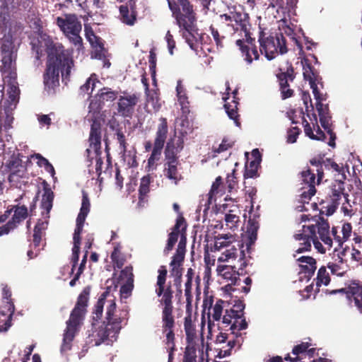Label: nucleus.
I'll use <instances>...</instances> for the list:
<instances>
[{"instance_id": "1", "label": "nucleus", "mask_w": 362, "mask_h": 362, "mask_svg": "<svg viewBox=\"0 0 362 362\" xmlns=\"http://www.w3.org/2000/svg\"><path fill=\"white\" fill-rule=\"evenodd\" d=\"M349 194L345 193L344 180H334L332 183L325 200H322L320 205V216H315V223L310 226H303L302 229L298 230L293 237L296 240L303 242L300 247L296 250L297 253L310 251L311 242L315 248L321 254L326 252V247L322 245L324 243L327 249L332 247V239L330 235V226L327 219L322 215H332L340 204V200L344 198L348 202Z\"/></svg>"}, {"instance_id": "2", "label": "nucleus", "mask_w": 362, "mask_h": 362, "mask_svg": "<svg viewBox=\"0 0 362 362\" xmlns=\"http://www.w3.org/2000/svg\"><path fill=\"white\" fill-rule=\"evenodd\" d=\"M109 294L108 291L103 293L93 312L92 327L88 331V338L89 343L94 346H100L103 343L112 344L117 340L122 324L126 325L128 320V312L124 310L117 311L115 299H112L107 300L105 320L100 325L95 323L98 322L103 316L104 305Z\"/></svg>"}, {"instance_id": "3", "label": "nucleus", "mask_w": 362, "mask_h": 362, "mask_svg": "<svg viewBox=\"0 0 362 362\" xmlns=\"http://www.w3.org/2000/svg\"><path fill=\"white\" fill-rule=\"evenodd\" d=\"M219 28L226 35L234 38L244 60L250 64L259 58L255 45V39L252 37L250 17L243 9L235 6L229 8L228 13L218 16Z\"/></svg>"}, {"instance_id": "4", "label": "nucleus", "mask_w": 362, "mask_h": 362, "mask_svg": "<svg viewBox=\"0 0 362 362\" xmlns=\"http://www.w3.org/2000/svg\"><path fill=\"white\" fill-rule=\"evenodd\" d=\"M47 58L46 69L43 74L45 90L53 95L59 86V73L66 78L69 77L74 61L68 50L59 43L52 41L46 42Z\"/></svg>"}, {"instance_id": "5", "label": "nucleus", "mask_w": 362, "mask_h": 362, "mask_svg": "<svg viewBox=\"0 0 362 362\" xmlns=\"http://www.w3.org/2000/svg\"><path fill=\"white\" fill-rule=\"evenodd\" d=\"M90 292V286H86L83 289L78 296L74 309L71 312L69 319L66 322V327L63 335V343L62 345V349L64 351L71 349V343L79 330V327L87 311L86 308L88 306Z\"/></svg>"}, {"instance_id": "6", "label": "nucleus", "mask_w": 362, "mask_h": 362, "mask_svg": "<svg viewBox=\"0 0 362 362\" xmlns=\"http://www.w3.org/2000/svg\"><path fill=\"white\" fill-rule=\"evenodd\" d=\"M158 273L156 293L158 297H161L160 302L164 305L162 311V327L163 332H167L168 329H173L175 327V319L173 315V291L170 283L165 286L168 274L166 267L160 266Z\"/></svg>"}, {"instance_id": "7", "label": "nucleus", "mask_w": 362, "mask_h": 362, "mask_svg": "<svg viewBox=\"0 0 362 362\" xmlns=\"http://www.w3.org/2000/svg\"><path fill=\"white\" fill-rule=\"evenodd\" d=\"M258 35L259 52L264 54L268 60L274 59L278 54H284L288 52L286 40L283 33L274 35L266 33L261 28Z\"/></svg>"}, {"instance_id": "8", "label": "nucleus", "mask_w": 362, "mask_h": 362, "mask_svg": "<svg viewBox=\"0 0 362 362\" xmlns=\"http://www.w3.org/2000/svg\"><path fill=\"white\" fill-rule=\"evenodd\" d=\"M186 228L187 225L184 217H179L176 220V223L173 226L172 231L168 235L167 244L163 251L165 255H168L169 252L173 249L180 236V239L176 250V252L173 256L175 258L177 262L184 261L185 259L187 243Z\"/></svg>"}, {"instance_id": "9", "label": "nucleus", "mask_w": 362, "mask_h": 362, "mask_svg": "<svg viewBox=\"0 0 362 362\" xmlns=\"http://www.w3.org/2000/svg\"><path fill=\"white\" fill-rule=\"evenodd\" d=\"M168 134V120L165 117H161L158 119L153 144H152L151 141H146L144 145L146 151L152 150L151 154L148 160L149 165H153L156 161L160 159Z\"/></svg>"}, {"instance_id": "10", "label": "nucleus", "mask_w": 362, "mask_h": 362, "mask_svg": "<svg viewBox=\"0 0 362 362\" xmlns=\"http://www.w3.org/2000/svg\"><path fill=\"white\" fill-rule=\"evenodd\" d=\"M176 23H179L196 19L194 5L190 0H166Z\"/></svg>"}, {"instance_id": "11", "label": "nucleus", "mask_w": 362, "mask_h": 362, "mask_svg": "<svg viewBox=\"0 0 362 362\" xmlns=\"http://www.w3.org/2000/svg\"><path fill=\"white\" fill-rule=\"evenodd\" d=\"M196 22L197 18L177 24L183 30L182 36L185 42L192 50L197 52L199 45L203 43L205 34L199 33Z\"/></svg>"}, {"instance_id": "12", "label": "nucleus", "mask_w": 362, "mask_h": 362, "mask_svg": "<svg viewBox=\"0 0 362 362\" xmlns=\"http://www.w3.org/2000/svg\"><path fill=\"white\" fill-rule=\"evenodd\" d=\"M118 92L109 87H103L90 100L89 112L98 114L106 103H112L117 98Z\"/></svg>"}, {"instance_id": "13", "label": "nucleus", "mask_w": 362, "mask_h": 362, "mask_svg": "<svg viewBox=\"0 0 362 362\" xmlns=\"http://www.w3.org/2000/svg\"><path fill=\"white\" fill-rule=\"evenodd\" d=\"M316 109L320 117V122L327 134L329 136V140L327 144L334 148L335 147V140L337 139L336 134L333 131L332 116L329 108L328 104H323L322 103H316Z\"/></svg>"}, {"instance_id": "14", "label": "nucleus", "mask_w": 362, "mask_h": 362, "mask_svg": "<svg viewBox=\"0 0 362 362\" xmlns=\"http://www.w3.org/2000/svg\"><path fill=\"white\" fill-rule=\"evenodd\" d=\"M286 70L279 68V72L276 74L282 99H286L293 95V90L289 88L288 82H293L296 77L294 69L291 63Z\"/></svg>"}, {"instance_id": "15", "label": "nucleus", "mask_w": 362, "mask_h": 362, "mask_svg": "<svg viewBox=\"0 0 362 362\" xmlns=\"http://www.w3.org/2000/svg\"><path fill=\"white\" fill-rule=\"evenodd\" d=\"M339 291H344L349 305L356 307L362 313V284L356 280H353L345 287L340 288Z\"/></svg>"}, {"instance_id": "16", "label": "nucleus", "mask_w": 362, "mask_h": 362, "mask_svg": "<svg viewBox=\"0 0 362 362\" xmlns=\"http://www.w3.org/2000/svg\"><path fill=\"white\" fill-rule=\"evenodd\" d=\"M119 96L117 102V112L124 118H132L139 98L136 93Z\"/></svg>"}, {"instance_id": "17", "label": "nucleus", "mask_w": 362, "mask_h": 362, "mask_svg": "<svg viewBox=\"0 0 362 362\" xmlns=\"http://www.w3.org/2000/svg\"><path fill=\"white\" fill-rule=\"evenodd\" d=\"M56 23L64 35L81 32L82 29L81 23L75 14H66L65 18L57 17Z\"/></svg>"}, {"instance_id": "18", "label": "nucleus", "mask_w": 362, "mask_h": 362, "mask_svg": "<svg viewBox=\"0 0 362 362\" xmlns=\"http://www.w3.org/2000/svg\"><path fill=\"white\" fill-rule=\"evenodd\" d=\"M301 177L303 182L308 185V189L303 190L300 197L303 202L306 200H310L316 193L315 185L320 183L317 182L316 175L314 170L308 168L306 170L301 172Z\"/></svg>"}, {"instance_id": "19", "label": "nucleus", "mask_w": 362, "mask_h": 362, "mask_svg": "<svg viewBox=\"0 0 362 362\" xmlns=\"http://www.w3.org/2000/svg\"><path fill=\"white\" fill-rule=\"evenodd\" d=\"M222 323L226 325V327H229L228 329L231 331L232 334H235L236 337L241 335L235 332L236 329L238 331L243 330L247 329L248 326L245 318L242 320L236 318V315L234 313H230L229 309L226 310Z\"/></svg>"}, {"instance_id": "20", "label": "nucleus", "mask_w": 362, "mask_h": 362, "mask_svg": "<svg viewBox=\"0 0 362 362\" xmlns=\"http://www.w3.org/2000/svg\"><path fill=\"white\" fill-rule=\"evenodd\" d=\"M101 140L102 124L98 119H94L90 124L88 142L90 148H92L93 151L97 153L101 151Z\"/></svg>"}, {"instance_id": "21", "label": "nucleus", "mask_w": 362, "mask_h": 362, "mask_svg": "<svg viewBox=\"0 0 362 362\" xmlns=\"http://www.w3.org/2000/svg\"><path fill=\"white\" fill-rule=\"evenodd\" d=\"M299 264V274L300 278H304L309 281L314 275L317 269V262L315 259L310 256H302L297 259Z\"/></svg>"}, {"instance_id": "22", "label": "nucleus", "mask_w": 362, "mask_h": 362, "mask_svg": "<svg viewBox=\"0 0 362 362\" xmlns=\"http://www.w3.org/2000/svg\"><path fill=\"white\" fill-rule=\"evenodd\" d=\"M21 153L13 154L6 163V168L9 170V180H11L14 176L22 177L25 171L23 165Z\"/></svg>"}, {"instance_id": "23", "label": "nucleus", "mask_w": 362, "mask_h": 362, "mask_svg": "<svg viewBox=\"0 0 362 362\" xmlns=\"http://www.w3.org/2000/svg\"><path fill=\"white\" fill-rule=\"evenodd\" d=\"M304 62L305 64H303V78L305 80L309 81L315 99H318V96L320 94V92L318 90L316 83L318 78L317 73L315 71L311 64L308 63V59H305Z\"/></svg>"}, {"instance_id": "24", "label": "nucleus", "mask_w": 362, "mask_h": 362, "mask_svg": "<svg viewBox=\"0 0 362 362\" xmlns=\"http://www.w3.org/2000/svg\"><path fill=\"white\" fill-rule=\"evenodd\" d=\"M345 252L342 251L337 255V259L335 262H329L327 264V267L330 270L332 274L342 277L346 272L348 266L345 264L346 261L343 256Z\"/></svg>"}, {"instance_id": "25", "label": "nucleus", "mask_w": 362, "mask_h": 362, "mask_svg": "<svg viewBox=\"0 0 362 362\" xmlns=\"http://www.w3.org/2000/svg\"><path fill=\"white\" fill-rule=\"evenodd\" d=\"M179 161H165L164 163V175L177 185L182 179L181 173L179 172Z\"/></svg>"}, {"instance_id": "26", "label": "nucleus", "mask_w": 362, "mask_h": 362, "mask_svg": "<svg viewBox=\"0 0 362 362\" xmlns=\"http://www.w3.org/2000/svg\"><path fill=\"white\" fill-rule=\"evenodd\" d=\"M3 298L7 300L8 311L10 312L7 320L2 326H0L1 332H6L11 326V317L14 312V305L11 300V291L8 286H5L2 289Z\"/></svg>"}, {"instance_id": "27", "label": "nucleus", "mask_w": 362, "mask_h": 362, "mask_svg": "<svg viewBox=\"0 0 362 362\" xmlns=\"http://www.w3.org/2000/svg\"><path fill=\"white\" fill-rule=\"evenodd\" d=\"M13 215L11 220L8 222L11 223V227L16 228L19 223L24 221L28 215V208L25 205L13 206Z\"/></svg>"}, {"instance_id": "28", "label": "nucleus", "mask_w": 362, "mask_h": 362, "mask_svg": "<svg viewBox=\"0 0 362 362\" xmlns=\"http://www.w3.org/2000/svg\"><path fill=\"white\" fill-rule=\"evenodd\" d=\"M184 328L187 342L191 343L196 338L195 325L192 322V313L189 306L187 305V315L185 317Z\"/></svg>"}, {"instance_id": "29", "label": "nucleus", "mask_w": 362, "mask_h": 362, "mask_svg": "<svg viewBox=\"0 0 362 362\" xmlns=\"http://www.w3.org/2000/svg\"><path fill=\"white\" fill-rule=\"evenodd\" d=\"M235 242V237L230 234H219L215 237L214 251L228 248Z\"/></svg>"}, {"instance_id": "30", "label": "nucleus", "mask_w": 362, "mask_h": 362, "mask_svg": "<svg viewBox=\"0 0 362 362\" xmlns=\"http://www.w3.org/2000/svg\"><path fill=\"white\" fill-rule=\"evenodd\" d=\"M119 13L121 16V20L124 23L129 25L134 24L136 20V12L133 9H132L130 12L127 4L121 5L119 6Z\"/></svg>"}, {"instance_id": "31", "label": "nucleus", "mask_w": 362, "mask_h": 362, "mask_svg": "<svg viewBox=\"0 0 362 362\" xmlns=\"http://www.w3.org/2000/svg\"><path fill=\"white\" fill-rule=\"evenodd\" d=\"M258 229L259 223L255 219L250 218L247 226L248 242L246 245L247 249L255 243L257 237Z\"/></svg>"}, {"instance_id": "32", "label": "nucleus", "mask_w": 362, "mask_h": 362, "mask_svg": "<svg viewBox=\"0 0 362 362\" xmlns=\"http://www.w3.org/2000/svg\"><path fill=\"white\" fill-rule=\"evenodd\" d=\"M184 261L177 262L174 257H172V260L170 263V266L171 267L170 274L171 276L175 277V284L180 287L182 282V262Z\"/></svg>"}, {"instance_id": "33", "label": "nucleus", "mask_w": 362, "mask_h": 362, "mask_svg": "<svg viewBox=\"0 0 362 362\" xmlns=\"http://www.w3.org/2000/svg\"><path fill=\"white\" fill-rule=\"evenodd\" d=\"M325 155L319 154L317 156L310 160L311 165L316 168L317 173V182L320 183L324 177V163H325Z\"/></svg>"}, {"instance_id": "34", "label": "nucleus", "mask_w": 362, "mask_h": 362, "mask_svg": "<svg viewBox=\"0 0 362 362\" xmlns=\"http://www.w3.org/2000/svg\"><path fill=\"white\" fill-rule=\"evenodd\" d=\"M176 91H177V96L178 98V102L181 106V109L182 110L183 113H187L189 112V101L188 98L186 95L185 88L181 83V81H179L177 82V86H176Z\"/></svg>"}, {"instance_id": "35", "label": "nucleus", "mask_w": 362, "mask_h": 362, "mask_svg": "<svg viewBox=\"0 0 362 362\" xmlns=\"http://www.w3.org/2000/svg\"><path fill=\"white\" fill-rule=\"evenodd\" d=\"M324 168L326 170H332L337 173L338 177L335 180H345L346 175L343 166H339L336 162L331 158H326L324 163Z\"/></svg>"}, {"instance_id": "36", "label": "nucleus", "mask_w": 362, "mask_h": 362, "mask_svg": "<svg viewBox=\"0 0 362 362\" xmlns=\"http://www.w3.org/2000/svg\"><path fill=\"white\" fill-rule=\"evenodd\" d=\"M180 151L173 144V139L168 140L164 149L165 161H179L177 154Z\"/></svg>"}, {"instance_id": "37", "label": "nucleus", "mask_w": 362, "mask_h": 362, "mask_svg": "<svg viewBox=\"0 0 362 362\" xmlns=\"http://www.w3.org/2000/svg\"><path fill=\"white\" fill-rule=\"evenodd\" d=\"M54 200V193L48 187L44 188V194L41 201V208L46 211V213L49 214Z\"/></svg>"}, {"instance_id": "38", "label": "nucleus", "mask_w": 362, "mask_h": 362, "mask_svg": "<svg viewBox=\"0 0 362 362\" xmlns=\"http://www.w3.org/2000/svg\"><path fill=\"white\" fill-rule=\"evenodd\" d=\"M151 177L150 175L144 176L140 181L139 189V203L141 204L144 202L145 199L150 191Z\"/></svg>"}, {"instance_id": "39", "label": "nucleus", "mask_w": 362, "mask_h": 362, "mask_svg": "<svg viewBox=\"0 0 362 362\" xmlns=\"http://www.w3.org/2000/svg\"><path fill=\"white\" fill-rule=\"evenodd\" d=\"M238 102H237L235 100H233L231 104L226 103L224 105V107L229 118L234 121L236 126L240 127V122L239 119L240 115L238 112Z\"/></svg>"}, {"instance_id": "40", "label": "nucleus", "mask_w": 362, "mask_h": 362, "mask_svg": "<svg viewBox=\"0 0 362 362\" xmlns=\"http://www.w3.org/2000/svg\"><path fill=\"white\" fill-rule=\"evenodd\" d=\"M47 222L37 221L33 230V245L35 247H39L42 240V233L47 228Z\"/></svg>"}, {"instance_id": "41", "label": "nucleus", "mask_w": 362, "mask_h": 362, "mask_svg": "<svg viewBox=\"0 0 362 362\" xmlns=\"http://www.w3.org/2000/svg\"><path fill=\"white\" fill-rule=\"evenodd\" d=\"M259 163L257 160H251L247 163L245 167L244 178H256L259 176L257 170Z\"/></svg>"}, {"instance_id": "42", "label": "nucleus", "mask_w": 362, "mask_h": 362, "mask_svg": "<svg viewBox=\"0 0 362 362\" xmlns=\"http://www.w3.org/2000/svg\"><path fill=\"white\" fill-rule=\"evenodd\" d=\"M327 266L321 267L317 272V277L315 279L316 286L320 287L322 284L327 286L331 281L329 274L327 271Z\"/></svg>"}, {"instance_id": "43", "label": "nucleus", "mask_w": 362, "mask_h": 362, "mask_svg": "<svg viewBox=\"0 0 362 362\" xmlns=\"http://www.w3.org/2000/svg\"><path fill=\"white\" fill-rule=\"evenodd\" d=\"M223 180L221 176L216 178L211 185L210 192H209V199L211 200L214 197L219 194L221 196L224 193Z\"/></svg>"}, {"instance_id": "44", "label": "nucleus", "mask_w": 362, "mask_h": 362, "mask_svg": "<svg viewBox=\"0 0 362 362\" xmlns=\"http://www.w3.org/2000/svg\"><path fill=\"white\" fill-rule=\"evenodd\" d=\"M341 231L342 236L337 238L338 246L340 247L350 238L352 231L351 224L350 223H343Z\"/></svg>"}, {"instance_id": "45", "label": "nucleus", "mask_w": 362, "mask_h": 362, "mask_svg": "<svg viewBox=\"0 0 362 362\" xmlns=\"http://www.w3.org/2000/svg\"><path fill=\"white\" fill-rule=\"evenodd\" d=\"M35 156L37 159V165L40 167H43L47 172L49 173L52 176H54L55 170L53 165L49 162V160L40 153L35 154Z\"/></svg>"}, {"instance_id": "46", "label": "nucleus", "mask_w": 362, "mask_h": 362, "mask_svg": "<svg viewBox=\"0 0 362 362\" xmlns=\"http://www.w3.org/2000/svg\"><path fill=\"white\" fill-rule=\"evenodd\" d=\"M245 305L243 300H238L235 301L233 308L229 309V312L230 313H234L236 315V318L242 320L243 318H245L244 317V309Z\"/></svg>"}, {"instance_id": "47", "label": "nucleus", "mask_w": 362, "mask_h": 362, "mask_svg": "<svg viewBox=\"0 0 362 362\" xmlns=\"http://www.w3.org/2000/svg\"><path fill=\"white\" fill-rule=\"evenodd\" d=\"M81 32H76L74 34H66L65 36L69 39V42L73 44L76 49L80 52L83 49V39L80 36Z\"/></svg>"}, {"instance_id": "48", "label": "nucleus", "mask_w": 362, "mask_h": 362, "mask_svg": "<svg viewBox=\"0 0 362 362\" xmlns=\"http://www.w3.org/2000/svg\"><path fill=\"white\" fill-rule=\"evenodd\" d=\"M224 303V300L222 299H218L216 300L215 305L212 308L213 313L211 315L214 321H219L221 320Z\"/></svg>"}, {"instance_id": "49", "label": "nucleus", "mask_w": 362, "mask_h": 362, "mask_svg": "<svg viewBox=\"0 0 362 362\" xmlns=\"http://www.w3.org/2000/svg\"><path fill=\"white\" fill-rule=\"evenodd\" d=\"M238 252V248L234 245H230V247L224 251L221 256L218 257V262H226L230 258H235Z\"/></svg>"}, {"instance_id": "50", "label": "nucleus", "mask_w": 362, "mask_h": 362, "mask_svg": "<svg viewBox=\"0 0 362 362\" xmlns=\"http://www.w3.org/2000/svg\"><path fill=\"white\" fill-rule=\"evenodd\" d=\"M115 135L119 144L121 153L125 154L127 150L128 144L127 142L125 135L122 130V128H118L116 129Z\"/></svg>"}, {"instance_id": "51", "label": "nucleus", "mask_w": 362, "mask_h": 362, "mask_svg": "<svg viewBox=\"0 0 362 362\" xmlns=\"http://www.w3.org/2000/svg\"><path fill=\"white\" fill-rule=\"evenodd\" d=\"M86 37L93 47H97L98 44L101 42L99 37L95 35L91 28L85 26Z\"/></svg>"}, {"instance_id": "52", "label": "nucleus", "mask_w": 362, "mask_h": 362, "mask_svg": "<svg viewBox=\"0 0 362 362\" xmlns=\"http://www.w3.org/2000/svg\"><path fill=\"white\" fill-rule=\"evenodd\" d=\"M232 212L233 210H230L229 213L225 216V221L226 223V226L230 229L237 228V225L240 221L239 216L236 214H232Z\"/></svg>"}, {"instance_id": "53", "label": "nucleus", "mask_w": 362, "mask_h": 362, "mask_svg": "<svg viewBox=\"0 0 362 362\" xmlns=\"http://www.w3.org/2000/svg\"><path fill=\"white\" fill-rule=\"evenodd\" d=\"M99 81L96 78L95 75H91L86 81V83L81 86L80 90L81 93H88L90 88H91L90 93L95 88V83H98Z\"/></svg>"}, {"instance_id": "54", "label": "nucleus", "mask_w": 362, "mask_h": 362, "mask_svg": "<svg viewBox=\"0 0 362 362\" xmlns=\"http://www.w3.org/2000/svg\"><path fill=\"white\" fill-rule=\"evenodd\" d=\"M102 151H100L98 153H95V151L93 152V154L94 155V158L95 159V173L98 175V180L100 182H102L103 178L100 177V175L102 174V166L103 165V158L101 157Z\"/></svg>"}, {"instance_id": "55", "label": "nucleus", "mask_w": 362, "mask_h": 362, "mask_svg": "<svg viewBox=\"0 0 362 362\" xmlns=\"http://www.w3.org/2000/svg\"><path fill=\"white\" fill-rule=\"evenodd\" d=\"M119 278L122 280H125L127 282H134V274H133V267L132 266H127L123 269H122L119 275Z\"/></svg>"}, {"instance_id": "56", "label": "nucleus", "mask_w": 362, "mask_h": 362, "mask_svg": "<svg viewBox=\"0 0 362 362\" xmlns=\"http://www.w3.org/2000/svg\"><path fill=\"white\" fill-rule=\"evenodd\" d=\"M110 257L118 269H121L123 267L124 260L123 258L120 257V251L117 247L114 248Z\"/></svg>"}, {"instance_id": "57", "label": "nucleus", "mask_w": 362, "mask_h": 362, "mask_svg": "<svg viewBox=\"0 0 362 362\" xmlns=\"http://www.w3.org/2000/svg\"><path fill=\"white\" fill-rule=\"evenodd\" d=\"M298 0H286L284 1V6L281 9H284L286 12L288 13V16L296 15V8L297 7V4Z\"/></svg>"}, {"instance_id": "58", "label": "nucleus", "mask_w": 362, "mask_h": 362, "mask_svg": "<svg viewBox=\"0 0 362 362\" xmlns=\"http://www.w3.org/2000/svg\"><path fill=\"white\" fill-rule=\"evenodd\" d=\"M134 288V282H127L121 286L120 287V296L121 298H127L132 294V290Z\"/></svg>"}, {"instance_id": "59", "label": "nucleus", "mask_w": 362, "mask_h": 362, "mask_svg": "<svg viewBox=\"0 0 362 362\" xmlns=\"http://www.w3.org/2000/svg\"><path fill=\"white\" fill-rule=\"evenodd\" d=\"M90 209V202L88 193L85 190H82V200L81 206L80 209L81 212H84L88 214Z\"/></svg>"}, {"instance_id": "60", "label": "nucleus", "mask_w": 362, "mask_h": 362, "mask_svg": "<svg viewBox=\"0 0 362 362\" xmlns=\"http://www.w3.org/2000/svg\"><path fill=\"white\" fill-rule=\"evenodd\" d=\"M166 334L165 344L166 348L171 349H176L175 344V333L173 329H168L167 332H163Z\"/></svg>"}, {"instance_id": "61", "label": "nucleus", "mask_w": 362, "mask_h": 362, "mask_svg": "<svg viewBox=\"0 0 362 362\" xmlns=\"http://www.w3.org/2000/svg\"><path fill=\"white\" fill-rule=\"evenodd\" d=\"M300 132V129L298 127L290 128L287 132V142L291 144L295 143Z\"/></svg>"}, {"instance_id": "62", "label": "nucleus", "mask_w": 362, "mask_h": 362, "mask_svg": "<svg viewBox=\"0 0 362 362\" xmlns=\"http://www.w3.org/2000/svg\"><path fill=\"white\" fill-rule=\"evenodd\" d=\"M209 28L217 47L223 48V40L224 39V36H221L218 30L213 25H211Z\"/></svg>"}, {"instance_id": "63", "label": "nucleus", "mask_w": 362, "mask_h": 362, "mask_svg": "<svg viewBox=\"0 0 362 362\" xmlns=\"http://www.w3.org/2000/svg\"><path fill=\"white\" fill-rule=\"evenodd\" d=\"M222 271H223V276L225 279H229L231 280L232 284H237V281H240L238 276L233 275V268L228 266H223Z\"/></svg>"}, {"instance_id": "64", "label": "nucleus", "mask_w": 362, "mask_h": 362, "mask_svg": "<svg viewBox=\"0 0 362 362\" xmlns=\"http://www.w3.org/2000/svg\"><path fill=\"white\" fill-rule=\"evenodd\" d=\"M80 245L77 244H74L73 248H72V268H71V273L74 272L78 259H79V253H80Z\"/></svg>"}]
</instances>
